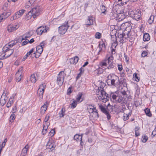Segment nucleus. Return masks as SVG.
<instances>
[{"label":"nucleus","instance_id":"40","mask_svg":"<svg viewBox=\"0 0 156 156\" xmlns=\"http://www.w3.org/2000/svg\"><path fill=\"white\" fill-rule=\"evenodd\" d=\"M133 79L137 82L139 81L140 79L137 76V74L136 73H134L133 75Z\"/></svg>","mask_w":156,"mask_h":156},{"label":"nucleus","instance_id":"59","mask_svg":"<svg viewBox=\"0 0 156 156\" xmlns=\"http://www.w3.org/2000/svg\"><path fill=\"white\" fill-rule=\"evenodd\" d=\"M111 53L112 54H114L115 53V48H111Z\"/></svg>","mask_w":156,"mask_h":156},{"label":"nucleus","instance_id":"46","mask_svg":"<svg viewBox=\"0 0 156 156\" xmlns=\"http://www.w3.org/2000/svg\"><path fill=\"white\" fill-rule=\"evenodd\" d=\"M100 9L102 13H104L106 11L105 7L104 5H102L100 7Z\"/></svg>","mask_w":156,"mask_h":156},{"label":"nucleus","instance_id":"7","mask_svg":"<svg viewBox=\"0 0 156 156\" xmlns=\"http://www.w3.org/2000/svg\"><path fill=\"white\" fill-rule=\"evenodd\" d=\"M69 26L68 25V22L64 25H62L58 27V33L62 34H64L66 32Z\"/></svg>","mask_w":156,"mask_h":156},{"label":"nucleus","instance_id":"47","mask_svg":"<svg viewBox=\"0 0 156 156\" xmlns=\"http://www.w3.org/2000/svg\"><path fill=\"white\" fill-rule=\"evenodd\" d=\"M101 34L99 32H97L95 35V37L97 39H100L101 38Z\"/></svg>","mask_w":156,"mask_h":156},{"label":"nucleus","instance_id":"64","mask_svg":"<svg viewBox=\"0 0 156 156\" xmlns=\"http://www.w3.org/2000/svg\"><path fill=\"white\" fill-rule=\"evenodd\" d=\"M55 133V130L54 129H51L50 132V133H51L52 134V135H51L52 136H53L54 135Z\"/></svg>","mask_w":156,"mask_h":156},{"label":"nucleus","instance_id":"56","mask_svg":"<svg viewBox=\"0 0 156 156\" xmlns=\"http://www.w3.org/2000/svg\"><path fill=\"white\" fill-rule=\"evenodd\" d=\"M49 118H50L49 115H47L46 116L45 118V119L44 120V121L45 122H46L48 121V119H49Z\"/></svg>","mask_w":156,"mask_h":156},{"label":"nucleus","instance_id":"18","mask_svg":"<svg viewBox=\"0 0 156 156\" xmlns=\"http://www.w3.org/2000/svg\"><path fill=\"white\" fill-rule=\"evenodd\" d=\"M48 104L47 102H45L44 104L41 106V113L44 114L47 109Z\"/></svg>","mask_w":156,"mask_h":156},{"label":"nucleus","instance_id":"41","mask_svg":"<svg viewBox=\"0 0 156 156\" xmlns=\"http://www.w3.org/2000/svg\"><path fill=\"white\" fill-rule=\"evenodd\" d=\"M25 39L24 38V37L23 35L22 36H20L19 38H18L17 40H16V41H17V43L18 42H20L23 40H24Z\"/></svg>","mask_w":156,"mask_h":156},{"label":"nucleus","instance_id":"45","mask_svg":"<svg viewBox=\"0 0 156 156\" xmlns=\"http://www.w3.org/2000/svg\"><path fill=\"white\" fill-rule=\"evenodd\" d=\"M17 111V107L16 105H15L14 107L12 108V114L15 113Z\"/></svg>","mask_w":156,"mask_h":156},{"label":"nucleus","instance_id":"31","mask_svg":"<svg viewBox=\"0 0 156 156\" xmlns=\"http://www.w3.org/2000/svg\"><path fill=\"white\" fill-rule=\"evenodd\" d=\"M35 74H32L30 77V80L33 83H34L36 82V79L35 76Z\"/></svg>","mask_w":156,"mask_h":156},{"label":"nucleus","instance_id":"61","mask_svg":"<svg viewBox=\"0 0 156 156\" xmlns=\"http://www.w3.org/2000/svg\"><path fill=\"white\" fill-rule=\"evenodd\" d=\"M147 55V53L146 51H144L142 53V57H144Z\"/></svg>","mask_w":156,"mask_h":156},{"label":"nucleus","instance_id":"42","mask_svg":"<svg viewBox=\"0 0 156 156\" xmlns=\"http://www.w3.org/2000/svg\"><path fill=\"white\" fill-rule=\"evenodd\" d=\"M105 86V84L104 83L101 82L100 83V84L99 87H98V89L99 88H100V90H104L103 88Z\"/></svg>","mask_w":156,"mask_h":156},{"label":"nucleus","instance_id":"20","mask_svg":"<svg viewBox=\"0 0 156 156\" xmlns=\"http://www.w3.org/2000/svg\"><path fill=\"white\" fill-rule=\"evenodd\" d=\"M25 10L22 9L16 12L15 13V18L17 19L20 17L24 13Z\"/></svg>","mask_w":156,"mask_h":156},{"label":"nucleus","instance_id":"6","mask_svg":"<svg viewBox=\"0 0 156 156\" xmlns=\"http://www.w3.org/2000/svg\"><path fill=\"white\" fill-rule=\"evenodd\" d=\"M107 83H111V85L115 86V81L117 80H119V77L116 76H113L111 75H109L107 77Z\"/></svg>","mask_w":156,"mask_h":156},{"label":"nucleus","instance_id":"5","mask_svg":"<svg viewBox=\"0 0 156 156\" xmlns=\"http://www.w3.org/2000/svg\"><path fill=\"white\" fill-rule=\"evenodd\" d=\"M87 108L88 111L89 113H93V114H94V117L95 118L99 117L98 111L96 110V107H94L92 105H89Z\"/></svg>","mask_w":156,"mask_h":156},{"label":"nucleus","instance_id":"32","mask_svg":"<svg viewBox=\"0 0 156 156\" xmlns=\"http://www.w3.org/2000/svg\"><path fill=\"white\" fill-rule=\"evenodd\" d=\"M144 111L147 116L149 117H151L152 116V114L150 112L149 109L146 108L144 110Z\"/></svg>","mask_w":156,"mask_h":156},{"label":"nucleus","instance_id":"54","mask_svg":"<svg viewBox=\"0 0 156 156\" xmlns=\"http://www.w3.org/2000/svg\"><path fill=\"white\" fill-rule=\"evenodd\" d=\"M72 88V87H69L68 88L67 91V94H68L69 95L72 92V91H71Z\"/></svg>","mask_w":156,"mask_h":156},{"label":"nucleus","instance_id":"26","mask_svg":"<svg viewBox=\"0 0 156 156\" xmlns=\"http://www.w3.org/2000/svg\"><path fill=\"white\" fill-rule=\"evenodd\" d=\"M13 97H11L9 99V100L6 105V107L8 108H9L13 104Z\"/></svg>","mask_w":156,"mask_h":156},{"label":"nucleus","instance_id":"51","mask_svg":"<svg viewBox=\"0 0 156 156\" xmlns=\"http://www.w3.org/2000/svg\"><path fill=\"white\" fill-rule=\"evenodd\" d=\"M73 60L74 61L75 63L76 64L78 62L79 58L77 56H75L73 58Z\"/></svg>","mask_w":156,"mask_h":156},{"label":"nucleus","instance_id":"62","mask_svg":"<svg viewBox=\"0 0 156 156\" xmlns=\"http://www.w3.org/2000/svg\"><path fill=\"white\" fill-rule=\"evenodd\" d=\"M152 134L153 136V137L156 135V128H155L154 130L152 131Z\"/></svg>","mask_w":156,"mask_h":156},{"label":"nucleus","instance_id":"29","mask_svg":"<svg viewBox=\"0 0 156 156\" xmlns=\"http://www.w3.org/2000/svg\"><path fill=\"white\" fill-rule=\"evenodd\" d=\"M33 13L32 11L31 10L26 15V17L27 19V20H28L30 19L32 16L33 17Z\"/></svg>","mask_w":156,"mask_h":156},{"label":"nucleus","instance_id":"50","mask_svg":"<svg viewBox=\"0 0 156 156\" xmlns=\"http://www.w3.org/2000/svg\"><path fill=\"white\" fill-rule=\"evenodd\" d=\"M110 96L112 97V98L114 100H115L117 96L116 95L114 94L113 93L111 94Z\"/></svg>","mask_w":156,"mask_h":156},{"label":"nucleus","instance_id":"49","mask_svg":"<svg viewBox=\"0 0 156 156\" xmlns=\"http://www.w3.org/2000/svg\"><path fill=\"white\" fill-rule=\"evenodd\" d=\"M101 47L103 50V52H105V50L106 49V46L105 44L103 42L102 44L101 43Z\"/></svg>","mask_w":156,"mask_h":156},{"label":"nucleus","instance_id":"60","mask_svg":"<svg viewBox=\"0 0 156 156\" xmlns=\"http://www.w3.org/2000/svg\"><path fill=\"white\" fill-rule=\"evenodd\" d=\"M69 62L71 64H75L74 61L73 60V58H72L69 59Z\"/></svg>","mask_w":156,"mask_h":156},{"label":"nucleus","instance_id":"19","mask_svg":"<svg viewBox=\"0 0 156 156\" xmlns=\"http://www.w3.org/2000/svg\"><path fill=\"white\" fill-rule=\"evenodd\" d=\"M29 147L28 144L26 145L23 149L21 154V156H25L27 154Z\"/></svg>","mask_w":156,"mask_h":156},{"label":"nucleus","instance_id":"14","mask_svg":"<svg viewBox=\"0 0 156 156\" xmlns=\"http://www.w3.org/2000/svg\"><path fill=\"white\" fill-rule=\"evenodd\" d=\"M99 107L101 111L106 115L107 119L109 120L111 119V116L106 109L101 105H99Z\"/></svg>","mask_w":156,"mask_h":156},{"label":"nucleus","instance_id":"39","mask_svg":"<svg viewBox=\"0 0 156 156\" xmlns=\"http://www.w3.org/2000/svg\"><path fill=\"white\" fill-rule=\"evenodd\" d=\"M148 139V137L146 135L143 136L142 138V142L144 143H145Z\"/></svg>","mask_w":156,"mask_h":156},{"label":"nucleus","instance_id":"4","mask_svg":"<svg viewBox=\"0 0 156 156\" xmlns=\"http://www.w3.org/2000/svg\"><path fill=\"white\" fill-rule=\"evenodd\" d=\"M66 74L64 73V71L60 72L57 77V81L59 86L62 85L64 82L65 76Z\"/></svg>","mask_w":156,"mask_h":156},{"label":"nucleus","instance_id":"9","mask_svg":"<svg viewBox=\"0 0 156 156\" xmlns=\"http://www.w3.org/2000/svg\"><path fill=\"white\" fill-rule=\"evenodd\" d=\"M45 45V42L43 41L39 45L37 46L36 47V53L41 55L43 51V48L44 47Z\"/></svg>","mask_w":156,"mask_h":156},{"label":"nucleus","instance_id":"33","mask_svg":"<svg viewBox=\"0 0 156 156\" xmlns=\"http://www.w3.org/2000/svg\"><path fill=\"white\" fill-rule=\"evenodd\" d=\"M17 43V41H16L15 40L12 41L8 44V46L9 47V48L12 47L13 46L16 44Z\"/></svg>","mask_w":156,"mask_h":156},{"label":"nucleus","instance_id":"36","mask_svg":"<svg viewBox=\"0 0 156 156\" xmlns=\"http://www.w3.org/2000/svg\"><path fill=\"white\" fill-rule=\"evenodd\" d=\"M154 16H151L148 20V23L150 24H151L154 21Z\"/></svg>","mask_w":156,"mask_h":156},{"label":"nucleus","instance_id":"53","mask_svg":"<svg viewBox=\"0 0 156 156\" xmlns=\"http://www.w3.org/2000/svg\"><path fill=\"white\" fill-rule=\"evenodd\" d=\"M23 72V67H21L19 69L17 72L16 73H18L20 74V73L21 74H22Z\"/></svg>","mask_w":156,"mask_h":156},{"label":"nucleus","instance_id":"27","mask_svg":"<svg viewBox=\"0 0 156 156\" xmlns=\"http://www.w3.org/2000/svg\"><path fill=\"white\" fill-rule=\"evenodd\" d=\"M22 74H21L20 73H16L15 75V78L16 82H19L21 80L22 78Z\"/></svg>","mask_w":156,"mask_h":156},{"label":"nucleus","instance_id":"13","mask_svg":"<svg viewBox=\"0 0 156 156\" xmlns=\"http://www.w3.org/2000/svg\"><path fill=\"white\" fill-rule=\"evenodd\" d=\"M31 11L34 14V18H35L37 17V16H39L40 14V12L41 11L40 7L38 6L33 8Z\"/></svg>","mask_w":156,"mask_h":156},{"label":"nucleus","instance_id":"38","mask_svg":"<svg viewBox=\"0 0 156 156\" xmlns=\"http://www.w3.org/2000/svg\"><path fill=\"white\" fill-rule=\"evenodd\" d=\"M131 115V114L130 113H129L128 114H124L123 118L124 120L126 121L128 120L129 119V115Z\"/></svg>","mask_w":156,"mask_h":156},{"label":"nucleus","instance_id":"48","mask_svg":"<svg viewBox=\"0 0 156 156\" xmlns=\"http://www.w3.org/2000/svg\"><path fill=\"white\" fill-rule=\"evenodd\" d=\"M129 31H128L127 33V36L129 37V38L130 39V40H129L130 42H132L133 40H134V38L132 37V36H130L129 37L128 34L129 33Z\"/></svg>","mask_w":156,"mask_h":156},{"label":"nucleus","instance_id":"15","mask_svg":"<svg viewBox=\"0 0 156 156\" xmlns=\"http://www.w3.org/2000/svg\"><path fill=\"white\" fill-rule=\"evenodd\" d=\"M94 21V19L93 17L89 16L88 17L87 20L86 21V24L88 26L93 25Z\"/></svg>","mask_w":156,"mask_h":156},{"label":"nucleus","instance_id":"2","mask_svg":"<svg viewBox=\"0 0 156 156\" xmlns=\"http://www.w3.org/2000/svg\"><path fill=\"white\" fill-rule=\"evenodd\" d=\"M98 93V94H97L98 95V99L102 101L103 102H106L108 101L109 98V95L107 94L106 92L103 90H99Z\"/></svg>","mask_w":156,"mask_h":156},{"label":"nucleus","instance_id":"3","mask_svg":"<svg viewBox=\"0 0 156 156\" xmlns=\"http://www.w3.org/2000/svg\"><path fill=\"white\" fill-rule=\"evenodd\" d=\"M130 17L133 19L138 20L141 16V11L139 9L134 10L129 12Z\"/></svg>","mask_w":156,"mask_h":156},{"label":"nucleus","instance_id":"57","mask_svg":"<svg viewBox=\"0 0 156 156\" xmlns=\"http://www.w3.org/2000/svg\"><path fill=\"white\" fill-rule=\"evenodd\" d=\"M8 3L7 2L5 3V4H4V5L3 7V9L4 10H5L7 9V8L8 7Z\"/></svg>","mask_w":156,"mask_h":156},{"label":"nucleus","instance_id":"16","mask_svg":"<svg viewBox=\"0 0 156 156\" xmlns=\"http://www.w3.org/2000/svg\"><path fill=\"white\" fill-rule=\"evenodd\" d=\"M46 147L47 148L50 149L51 151H52L55 148V146L53 143L50 141V139H49L47 143Z\"/></svg>","mask_w":156,"mask_h":156},{"label":"nucleus","instance_id":"25","mask_svg":"<svg viewBox=\"0 0 156 156\" xmlns=\"http://www.w3.org/2000/svg\"><path fill=\"white\" fill-rule=\"evenodd\" d=\"M150 39V36L148 33L144 34L143 36V40L144 41H148Z\"/></svg>","mask_w":156,"mask_h":156},{"label":"nucleus","instance_id":"43","mask_svg":"<svg viewBox=\"0 0 156 156\" xmlns=\"http://www.w3.org/2000/svg\"><path fill=\"white\" fill-rule=\"evenodd\" d=\"M31 35L30 32H28L23 35V37L25 39H26L30 37Z\"/></svg>","mask_w":156,"mask_h":156},{"label":"nucleus","instance_id":"52","mask_svg":"<svg viewBox=\"0 0 156 156\" xmlns=\"http://www.w3.org/2000/svg\"><path fill=\"white\" fill-rule=\"evenodd\" d=\"M34 48H32L30 51L28 52L26 54L27 56H28L31 53L33 52L34 51Z\"/></svg>","mask_w":156,"mask_h":156},{"label":"nucleus","instance_id":"10","mask_svg":"<svg viewBox=\"0 0 156 156\" xmlns=\"http://www.w3.org/2000/svg\"><path fill=\"white\" fill-rule=\"evenodd\" d=\"M48 27L44 26H41L39 27L36 30V32L38 35H41L43 33L46 32Z\"/></svg>","mask_w":156,"mask_h":156},{"label":"nucleus","instance_id":"23","mask_svg":"<svg viewBox=\"0 0 156 156\" xmlns=\"http://www.w3.org/2000/svg\"><path fill=\"white\" fill-rule=\"evenodd\" d=\"M71 101H72L70 104L71 105V108H74L76 107L78 104V102L75 100L74 99H72V100L71 101Z\"/></svg>","mask_w":156,"mask_h":156},{"label":"nucleus","instance_id":"63","mask_svg":"<svg viewBox=\"0 0 156 156\" xmlns=\"http://www.w3.org/2000/svg\"><path fill=\"white\" fill-rule=\"evenodd\" d=\"M5 144L2 142V145L0 146V149H2V148L4 147L5 146Z\"/></svg>","mask_w":156,"mask_h":156},{"label":"nucleus","instance_id":"1","mask_svg":"<svg viewBox=\"0 0 156 156\" xmlns=\"http://www.w3.org/2000/svg\"><path fill=\"white\" fill-rule=\"evenodd\" d=\"M113 57L111 55L108 57L106 58L103 60L100 63V65L101 66H105L107 67V69L109 70H112L116 68L115 64L113 63Z\"/></svg>","mask_w":156,"mask_h":156},{"label":"nucleus","instance_id":"30","mask_svg":"<svg viewBox=\"0 0 156 156\" xmlns=\"http://www.w3.org/2000/svg\"><path fill=\"white\" fill-rule=\"evenodd\" d=\"M65 108H62L61 111L59 112V113L60 118L64 117L65 115Z\"/></svg>","mask_w":156,"mask_h":156},{"label":"nucleus","instance_id":"37","mask_svg":"<svg viewBox=\"0 0 156 156\" xmlns=\"http://www.w3.org/2000/svg\"><path fill=\"white\" fill-rule=\"evenodd\" d=\"M139 129V128L137 127H136L135 128V134L136 136H138L140 135L139 132L138 131Z\"/></svg>","mask_w":156,"mask_h":156},{"label":"nucleus","instance_id":"28","mask_svg":"<svg viewBox=\"0 0 156 156\" xmlns=\"http://www.w3.org/2000/svg\"><path fill=\"white\" fill-rule=\"evenodd\" d=\"M46 126L44 124H43V129H42V133L43 135L45 134L47 132V129L48 128V125H47L46 123Z\"/></svg>","mask_w":156,"mask_h":156},{"label":"nucleus","instance_id":"55","mask_svg":"<svg viewBox=\"0 0 156 156\" xmlns=\"http://www.w3.org/2000/svg\"><path fill=\"white\" fill-rule=\"evenodd\" d=\"M23 42L22 45H25L29 43V41L27 39V38Z\"/></svg>","mask_w":156,"mask_h":156},{"label":"nucleus","instance_id":"24","mask_svg":"<svg viewBox=\"0 0 156 156\" xmlns=\"http://www.w3.org/2000/svg\"><path fill=\"white\" fill-rule=\"evenodd\" d=\"M112 41H113V42L112 43L111 48H115L118 45V42L117 41L116 36H115V39Z\"/></svg>","mask_w":156,"mask_h":156},{"label":"nucleus","instance_id":"12","mask_svg":"<svg viewBox=\"0 0 156 156\" xmlns=\"http://www.w3.org/2000/svg\"><path fill=\"white\" fill-rule=\"evenodd\" d=\"M6 48H7V49L5 50V55H3L4 58H6L10 56L14 51L13 49H10L9 47H6Z\"/></svg>","mask_w":156,"mask_h":156},{"label":"nucleus","instance_id":"35","mask_svg":"<svg viewBox=\"0 0 156 156\" xmlns=\"http://www.w3.org/2000/svg\"><path fill=\"white\" fill-rule=\"evenodd\" d=\"M11 13L10 12H4L2 14V16H4V18H5V19L6 18L8 17L9 16L11 15Z\"/></svg>","mask_w":156,"mask_h":156},{"label":"nucleus","instance_id":"34","mask_svg":"<svg viewBox=\"0 0 156 156\" xmlns=\"http://www.w3.org/2000/svg\"><path fill=\"white\" fill-rule=\"evenodd\" d=\"M15 115L14 114H12L10 116L9 119V121L11 122H12L14 121L15 119Z\"/></svg>","mask_w":156,"mask_h":156},{"label":"nucleus","instance_id":"11","mask_svg":"<svg viewBox=\"0 0 156 156\" xmlns=\"http://www.w3.org/2000/svg\"><path fill=\"white\" fill-rule=\"evenodd\" d=\"M19 27V25L16 23L14 25H9L8 27V30L9 32H12L16 30Z\"/></svg>","mask_w":156,"mask_h":156},{"label":"nucleus","instance_id":"58","mask_svg":"<svg viewBox=\"0 0 156 156\" xmlns=\"http://www.w3.org/2000/svg\"><path fill=\"white\" fill-rule=\"evenodd\" d=\"M118 70L120 71H122V65L119 64L118 65Z\"/></svg>","mask_w":156,"mask_h":156},{"label":"nucleus","instance_id":"21","mask_svg":"<svg viewBox=\"0 0 156 156\" xmlns=\"http://www.w3.org/2000/svg\"><path fill=\"white\" fill-rule=\"evenodd\" d=\"M82 136L81 135H79L78 134H76L74 136V139L75 140H76V141H80V144L81 145H82Z\"/></svg>","mask_w":156,"mask_h":156},{"label":"nucleus","instance_id":"8","mask_svg":"<svg viewBox=\"0 0 156 156\" xmlns=\"http://www.w3.org/2000/svg\"><path fill=\"white\" fill-rule=\"evenodd\" d=\"M46 84L45 83L40 85L37 91L39 96L42 98L43 97L44 90L45 88Z\"/></svg>","mask_w":156,"mask_h":156},{"label":"nucleus","instance_id":"22","mask_svg":"<svg viewBox=\"0 0 156 156\" xmlns=\"http://www.w3.org/2000/svg\"><path fill=\"white\" fill-rule=\"evenodd\" d=\"M83 95V94L82 92H79L78 93L77 95V97L76 98V101L79 102H81L83 101V100L82 99L80 100L82 98V97Z\"/></svg>","mask_w":156,"mask_h":156},{"label":"nucleus","instance_id":"17","mask_svg":"<svg viewBox=\"0 0 156 156\" xmlns=\"http://www.w3.org/2000/svg\"><path fill=\"white\" fill-rule=\"evenodd\" d=\"M5 91H4L0 100V102L1 104H3V105H4L5 104V103L6 102V99H7V98L5 97L6 93H5Z\"/></svg>","mask_w":156,"mask_h":156},{"label":"nucleus","instance_id":"44","mask_svg":"<svg viewBox=\"0 0 156 156\" xmlns=\"http://www.w3.org/2000/svg\"><path fill=\"white\" fill-rule=\"evenodd\" d=\"M123 100V98L122 97H118V98L117 100H116V102L117 103H121Z\"/></svg>","mask_w":156,"mask_h":156}]
</instances>
